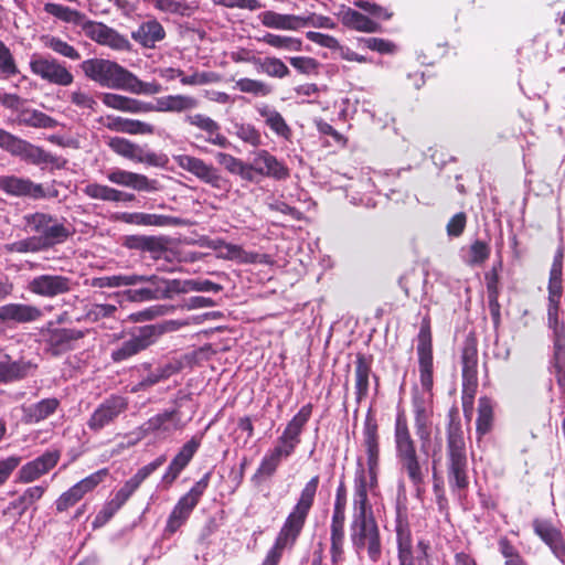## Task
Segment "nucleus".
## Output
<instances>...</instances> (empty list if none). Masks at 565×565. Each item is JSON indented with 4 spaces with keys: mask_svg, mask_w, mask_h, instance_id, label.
<instances>
[{
    "mask_svg": "<svg viewBox=\"0 0 565 565\" xmlns=\"http://www.w3.org/2000/svg\"><path fill=\"white\" fill-rule=\"evenodd\" d=\"M414 426L420 441V451L411 433L405 411L398 409L394 423L395 456L401 472L407 477L416 491V497L420 499L425 492V479L428 475L427 445L430 443L431 424Z\"/></svg>",
    "mask_w": 565,
    "mask_h": 565,
    "instance_id": "1",
    "label": "nucleus"
},
{
    "mask_svg": "<svg viewBox=\"0 0 565 565\" xmlns=\"http://www.w3.org/2000/svg\"><path fill=\"white\" fill-rule=\"evenodd\" d=\"M320 478H310L300 491L299 498L280 526L273 546L268 550L262 565H279L284 552L291 551L297 544L315 504Z\"/></svg>",
    "mask_w": 565,
    "mask_h": 565,
    "instance_id": "2",
    "label": "nucleus"
},
{
    "mask_svg": "<svg viewBox=\"0 0 565 565\" xmlns=\"http://www.w3.org/2000/svg\"><path fill=\"white\" fill-rule=\"evenodd\" d=\"M84 76L109 89H121L137 95H154L161 92V85L157 82H142L132 72L115 61L92 57L79 64Z\"/></svg>",
    "mask_w": 565,
    "mask_h": 565,
    "instance_id": "3",
    "label": "nucleus"
},
{
    "mask_svg": "<svg viewBox=\"0 0 565 565\" xmlns=\"http://www.w3.org/2000/svg\"><path fill=\"white\" fill-rule=\"evenodd\" d=\"M446 470L448 484L459 498L466 497L469 488V462L467 447L457 406L447 413Z\"/></svg>",
    "mask_w": 565,
    "mask_h": 565,
    "instance_id": "4",
    "label": "nucleus"
},
{
    "mask_svg": "<svg viewBox=\"0 0 565 565\" xmlns=\"http://www.w3.org/2000/svg\"><path fill=\"white\" fill-rule=\"evenodd\" d=\"M102 102L108 108L130 114L183 113L199 106L195 97L182 94L161 96L156 99V104H152L115 93H105Z\"/></svg>",
    "mask_w": 565,
    "mask_h": 565,
    "instance_id": "5",
    "label": "nucleus"
},
{
    "mask_svg": "<svg viewBox=\"0 0 565 565\" xmlns=\"http://www.w3.org/2000/svg\"><path fill=\"white\" fill-rule=\"evenodd\" d=\"M395 533L399 565H431L429 542L422 539L418 540L416 546L413 545V535L405 508L396 510Z\"/></svg>",
    "mask_w": 565,
    "mask_h": 565,
    "instance_id": "6",
    "label": "nucleus"
},
{
    "mask_svg": "<svg viewBox=\"0 0 565 565\" xmlns=\"http://www.w3.org/2000/svg\"><path fill=\"white\" fill-rule=\"evenodd\" d=\"M25 226L38 234L36 236L47 249L65 243L75 230L65 218L60 221L56 216L45 212H34L23 216Z\"/></svg>",
    "mask_w": 565,
    "mask_h": 565,
    "instance_id": "7",
    "label": "nucleus"
},
{
    "mask_svg": "<svg viewBox=\"0 0 565 565\" xmlns=\"http://www.w3.org/2000/svg\"><path fill=\"white\" fill-rule=\"evenodd\" d=\"M88 333V329L60 327L52 320L39 329V334L44 343V352L52 358H60L76 350Z\"/></svg>",
    "mask_w": 565,
    "mask_h": 565,
    "instance_id": "8",
    "label": "nucleus"
},
{
    "mask_svg": "<svg viewBox=\"0 0 565 565\" xmlns=\"http://www.w3.org/2000/svg\"><path fill=\"white\" fill-rule=\"evenodd\" d=\"M211 478L212 470H209L190 488L186 493L180 497L167 519L163 530L166 536H172L188 522L193 510L198 507L207 490Z\"/></svg>",
    "mask_w": 565,
    "mask_h": 565,
    "instance_id": "9",
    "label": "nucleus"
},
{
    "mask_svg": "<svg viewBox=\"0 0 565 565\" xmlns=\"http://www.w3.org/2000/svg\"><path fill=\"white\" fill-rule=\"evenodd\" d=\"M312 411L313 405L311 403L301 406L298 413L287 423L275 446L266 452L280 463L288 459L301 443V435L311 418Z\"/></svg>",
    "mask_w": 565,
    "mask_h": 565,
    "instance_id": "10",
    "label": "nucleus"
},
{
    "mask_svg": "<svg viewBox=\"0 0 565 565\" xmlns=\"http://www.w3.org/2000/svg\"><path fill=\"white\" fill-rule=\"evenodd\" d=\"M312 411L313 405L311 403L301 406L298 413L287 423L275 446L266 452L280 463L288 459L301 443V435L311 418Z\"/></svg>",
    "mask_w": 565,
    "mask_h": 565,
    "instance_id": "11",
    "label": "nucleus"
},
{
    "mask_svg": "<svg viewBox=\"0 0 565 565\" xmlns=\"http://www.w3.org/2000/svg\"><path fill=\"white\" fill-rule=\"evenodd\" d=\"M178 326L177 321H169L161 324H147L140 327L137 333L132 334L131 338L124 341L119 347L111 351V361L120 363L137 355L141 351L153 345L167 331L175 330Z\"/></svg>",
    "mask_w": 565,
    "mask_h": 565,
    "instance_id": "12",
    "label": "nucleus"
},
{
    "mask_svg": "<svg viewBox=\"0 0 565 565\" xmlns=\"http://www.w3.org/2000/svg\"><path fill=\"white\" fill-rule=\"evenodd\" d=\"M350 539L356 553L365 550L372 563H377L381 559L382 540L374 515L352 518Z\"/></svg>",
    "mask_w": 565,
    "mask_h": 565,
    "instance_id": "13",
    "label": "nucleus"
},
{
    "mask_svg": "<svg viewBox=\"0 0 565 565\" xmlns=\"http://www.w3.org/2000/svg\"><path fill=\"white\" fill-rule=\"evenodd\" d=\"M172 159L180 169L191 173L212 189L224 192L231 189V181L213 163L191 154H175Z\"/></svg>",
    "mask_w": 565,
    "mask_h": 565,
    "instance_id": "14",
    "label": "nucleus"
},
{
    "mask_svg": "<svg viewBox=\"0 0 565 565\" xmlns=\"http://www.w3.org/2000/svg\"><path fill=\"white\" fill-rule=\"evenodd\" d=\"M419 382L423 390L431 394L434 387V349L430 317L425 316L417 334Z\"/></svg>",
    "mask_w": 565,
    "mask_h": 565,
    "instance_id": "15",
    "label": "nucleus"
},
{
    "mask_svg": "<svg viewBox=\"0 0 565 565\" xmlns=\"http://www.w3.org/2000/svg\"><path fill=\"white\" fill-rule=\"evenodd\" d=\"M33 75L49 84L57 86H70L74 82V75L65 63L51 55L33 54L29 62Z\"/></svg>",
    "mask_w": 565,
    "mask_h": 565,
    "instance_id": "16",
    "label": "nucleus"
},
{
    "mask_svg": "<svg viewBox=\"0 0 565 565\" xmlns=\"http://www.w3.org/2000/svg\"><path fill=\"white\" fill-rule=\"evenodd\" d=\"M128 405L127 397L119 394L109 395L93 411L86 422L87 428L95 434L100 433L115 424L117 418L128 409Z\"/></svg>",
    "mask_w": 565,
    "mask_h": 565,
    "instance_id": "17",
    "label": "nucleus"
},
{
    "mask_svg": "<svg viewBox=\"0 0 565 565\" xmlns=\"http://www.w3.org/2000/svg\"><path fill=\"white\" fill-rule=\"evenodd\" d=\"M107 145L118 156L135 162L163 167L168 161L166 156L157 154L153 151H145L141 146L122 137H113L108 140Z\"/></svg>",
    "mask_w": 565,
    "mask_h": 565,
    "instance_id": "18",
    "label": "nucleus"
},
{
    "mask_svg": "<svg viewBox=\"0 0 565 565\" xmlns=\"http://www.w3.org/2000/svg\"><path fill=\"white\" fill-rule=\"evenodd\" d=\"M0 191L9 196L31 200H41L47 196L55 198L57 195V191L47 194L41 183L14 174L0 175Z\"/></svg>",
    "mask_w": 565,
    "mask_h": 565,
    "instance_id": "19",
    "label": "nucleus"
},
{
    "mask_svg": "<svg viewBox=\"0 0 565 565\" xmlns=\"http://www.w3.org/2000/svg\"><path fill=\"white\" fill-rule=\"evenodd\" d=\"M533 533L548 547L553 556L565 565V534L550 519L535 518Z\"/></svg>",
    "mask_w": 565,
    "mask_h": 565,
    "instance_id": "20",
    "label": "nucleus"
},
{
    "mask_svg": "<svg viewBox=\"0 0 565 565\" xmlns=\"http://www.w3.org/2000/svg\"><path fill=\"white\" fill-rule=\"evenodd\" d=\"M74 282L64 275L42 274L33 277L28 284V290L42 298H55L72 291Z\"/></svg>",
    "mask_w": 565,
    "mask_h": 565,
    "instance_id": "21",
    "label": "nucleus"
},
{
    "mask_svg": "<svg viewBox=\"0 0 565 565\" xmlns=\"http://www.w3.org/2000/svg\"><path fill=\"white\" fill-rule=\"evenodd\" d=\"M478 340L475 333H469L460 350L461 387L478 388Z\"/></svg>",
    "mask_w": 565,
    "mask_h": 565,
    "instance_id": "22",
    "label": "nucleus"
},
{
    "mask_svg": "<svg viewBox=\"0 0 565 565\" xmlns=\"http://www.w3.org/2000/svg\"><path fill=\"white\" fill-rule=\"evenodd\" d=\"M62 452L57 448L45 450L41 456L24 463L18 471V481L31 483L55 468L61 459Z\"/></svg>",
    "mask_w": 565,
    "mask_h": 565,
    "instance_id": "23",
    "label": "nucleus"
},
{
    "mask_svg": "<svg viewBox=\"0 0 565 565\" xmlns=\"http://www.w3.org/2000/svg\"><path fill=\"white\" fill-rule=\"evenodd\" d=\"M166 460V456L161 455L153 461L138 469L137 472L128 479L119 490L116 491L109 502L119 511L130 497L139 489L141 483L157 469H159Z\"/></svg>",
    "mask_w": 565,
    "mask_h": 565,
    "instance_id": "24",
    "label": "nucleus"
},
{
    "mask_svg": "<svg viewBox=\"0 0 565 565\" xmlns=\"http://www.w3.org/2000/svg\"><path fill=\"white\" fill-rule=\"evenodd\" d=\"M36 370L38 364L31 360H13L10 354L3 353L0 355V385L23 381L32 376Z\"/></svg>",
    "mask_w": 565,
    "mask_h": 565,
    "instance_id": "25",
    "label": "nucleus"
},
{
    "mask_svg": "<svg viewBox=\"0 0 565 565\" xmlns=\"http://www.w3.org/2000/svg\"><path fill=\"white\" fill-rule=\"evenodd\" d=\"M203 435L204 434L201 433L192 436L191 439L180 448L162 477L164 483L172 484L178 479L180 473L186 468V466L199 450Z\"/></svg>",
    "mask_w": 565,
    "mask_h": 565,
    "instance_id": "26",
    "label": "nucleus"
},
{
    "mask_svg": "<svg viewBox=\"0 0 565 565\" xmlns=\"http://www.w3.org/2000/svg\"><path fill=\"white\" fill-rule=\"evenodd\" d=\"M43 311L35 305L10 302L0 306V321L3 324H25L39 321Z\"/></svg>",
    "mask_w": 565,
    "mask_h": 565,
    "instance_id": "27",
    "label": "nucleus"
},
{
    "mask_svg": "<svg viewBox=\"0 0 565 565\" xmlns=\"http://www.w3.org/2000/svg\"><path fill=\"white\" fill-rule=\"evenodd\" d=\"M362 446L366 455V466H380L381 448H380V434L379 424L372 409H369L362 430Z\"/></svg>",
    "mask_w": 565,
    "mask_h": 565,
    "instance_id": "28",
    "label": "nucleus"
},
{
    "mask_svg": "<svg viewBox=\"0 0 565 565\" xmlns=\"http://www.w3.org/2000/svg\"><path fill=\"white\" fill-rule=\"evenodd\" d=\"M107 179L117 185L134 189L139 192H154L159 190V182L156 179H149L145 174L113 169L107 173Z\"/></svg>",
    "mask_w": 565,
    "mask_h": 565,
    "instance_id": "29",
    "label": "nucleus"
},
{
    "mask_svg": "<svg viewBox=\"0 0 565 565\" xmlns=\"http://www.w3.org/2000/svg\"><path fill=\"white\" fill-rule=\"evenodd\" d=\"M186 423L181 419L179 408L164 411L150 417L142 426L145 435L154 433L171 434L172 431L183 430Z\"/></svg>",
    "mask_w": 565,
    "mask_h": 565,
    "instance_id": "30",
    "label": "nucleus"
},
{
    "mask_svg": "<svg viewBox=\"0 0 565 565\" xmlns=\"http://www.w3.org/2000/svg\"><path fill=\"white\" fill-rule=\"evenodd\" d=\"M185 122L206 132V142L220 148H228L231 142L226 136L221 132V126L213 118L203 114L186 115Z\"/></svg>",
    "mask_w": 565,
    "mask_h": 565,
    "instance_id": "31",
    "label": "nucleus"
},
{
    "mask_svg": "<svg viewBox=\"0 0 565 565\" xmlns=\"http://www.w3.org/2000/svg\"><path fill=\"white\" fill-rule=\"evenodd\" d=\"M254 162L257 174L281 181L290 177V170L284 161L278 160L269 151L262 149L255 152Z\"/></svg>",
    "mask_w": 565,
    "mask_h": 565,
    "instance_id": "32",
    "label": "nucleus"
},
{
    "mask_svg": "<svg viewBox=\"0 0 565 565\" xmlns=\"http://www.w3.org/2000/svg\"><path fill=\"white\" fill-rule=\"evenodd\" d=\"M47 486H32L26 488L17 499L9 502L2 511L3 516L19 520L35 502L42 499Z\"/></svg>",
    "mask_w": 565,
    "mask_h": 565,
    "instance_id": "33",
    "label": "nucleus"
},
{
    "mask_svg": "<svg viewBox=\"0 0 565 565\" xmlns=\"http://www.w3.org/2000/svg\"><path fill=\"white\" fill-rule=\"evenodd\" d=\"M373 355L358 352L354 361L355 401L360 404L369 395L370 376L372 375Z\"/></svg>",
    "mask_w": 565,
    "mask_h": 565,
    "instance_id": "34",
    "label": "nucleus"
},
{
    "mask_svg": "<svg viewBox=\"0 0 565 565\" xmlns=\"http://www.w3.org/2000/svg\"><path fill=\"white\" fill-rule=\"evenodd\" d=\"M335 15L345 28L351 30L369 33L379 32L381 30V25L377 22L345 4L340 6Z\"/></svg>",
    "mask_w": 565,
    "mask_h": 565,
    "instance_id": "35",
    "label": "nucleus"
},
{
    "mask_svg": "<svg viewBox=\"0 0 565 565\" xmlns=\"http://www.w3.org/2000/svg\"><path fill=\"white\" fill-rule=\"evenodd\" d=\"M256 110L273 134L285 141L290 142L292 140L294 134L291 127L276 108L268 104H262Z\"/></svg>",
    "mask_w": 565,
    "mask_h": 565,
    "instance_id": "36",
    "label": "nucleus"
},
{
    "mask_svg": "<svg viewBox=\"0 0 565 565\" xmlns=\"http://www.w3.org/2000/svg\"><path fill=\"white\" fill-rule=\"evenodd\" d=\"M14 157H18L21 160L34 166L50 163L57 168H61L66 163L65 160H63V162L61 163V158L45 151L42 147L35 146L24 139L22 140Z\"/></svg>",
    "mask_w": 565,
    "mask_h": 565,
    "instance_id": "37",
    "label": "nucleus"
},
{
    "mask_svg": "<svg viewBox=\"0 0 565 565\" xmlns=\"http://www.w3.org/2000/svg\"><path fill=\"white\" fill-rule=\"evenodd\" d=\"M166 36V30L157 19L142 22L131 33V38L145 49H154L157 43L163 41Z\"/></svg>",
    "mask_w": 565,
    "mask_h": 565,
    "instance_id": "38",
    "label": "nucleus"
},
{
    "mask_svg": "<svg viewBox=\"0 0 565 565\" xmlns=\"http://www.w3.org/2000/svg\"><path fill=\"white\" fill-rule=\"evenodd\" d=\"M61 401L56 397L43 398L28 406H22L23 420L26 424H39L56 413Z\"/></svg>",
    "mask_w": 565,
    "mask_h": 565,
    "instance_id": "39",
    "label": "nucleus"
},
{
    "mask_svg": "<svg viewBox=\"0 0 565 565\" xmlns=\"http://www.w3.org/2000/svg\"><path fill=\"white\" fill-rule=\"evenodd\" d=\"M82 191L86 196L93 200L105 202H130L135 200V195L131 193H126L97 182L86 184Z\"/></svg>",
    "mask_w": 565,
    "mask_h": 565,
    "instance_id": "40",
    "label": "nucleus"
},
{
    "mask_svg": "<svg viewBox=\"0 0 565 565\" xmlns=\"http://www.w3.org/2000/svg\"><path fill=\"white\" fill-rule=\"evenodd\" d=\"M353 509V518L373 515L372 507L367 498V479L363 469L356 472L354 479Z\"/></svg>",
    "mask_w": 565,
    "mask_h": 565,
    "instance_id": "41",
    "label": "nucleus"
},
{
    "mask_svg": "<svg viewBox=\"0 0 565 565\" xmlns=\"http://www.w3.org/2000/svg\"><path fill=\"white\" fill-rule=\"evenodd\" d=\"M258 19L262 24L269 29L297 31L301 29V15L284 14L273 10L259 13Z\"/></svg>",
    "mask_w": 565,
    "mask_h": 565,
    "instance_id": "42",
    "label": "nucleus"
},
{
    "mask_svg": "<svg viewBox=\"0 0 565 565\" xmlns=\"http://www.w3.org/2000/svg\"><path fill=\"white\" fill-rule=\"evenodd\" d=\"M107 119L108 122L106 124V127L116 132L129 135H153L156 130L153 125L137 119L124 117H108Z\"/></svg>",
    "mask_w": 565,
    "mask_h": 565,
    "instance_id": "43",
    "label": "nucleus"
},
{
    "mask_svg": "<svg viewBox=\"0 0 565 565\" xmlns=\"http://www.w3.org/2000/svg\"><path fill=\"white\" fill-rule=\"evenodd\" d=\"M478 416L476 419V434L478 440L490 434L494 427V404L488 396L478 399Z\"/></svg>",
    "mask_w": 565,
    "mask_h": 565,
    "instance_id": "44",
    "label": "nucleus"
},
{
    "mask_svg": "<svg viewBox=\"0 0 565 565\" xmlns=\"http://www.w3.org/2000/svg\"><path fill=\"white\" fill-rule=\"evenodd\" d=\"M119 220L126 224L141 226H170L179 224L177 217L142 212H125L120 215Z\"/></svg>",
    "mask_w": 565,
    "mask_h": 565,
    "instance_id": "45",
    "label": "nucleus"
},
{
    "mask_svg": "<svg viewBox=\"0 0 565 565\" xmlns=\"http://www.w3.org/2000/svg\"><path fill=\"white\" fill-rule=\"evenodd\" d=\"M17 122L26 127L45 129L54 128L57 125V121L45 113L24 106L17 115Z\"/></svg>",
    "mask_w": 565,
    "mask_h": 565,
    "instance_id": "46",
    "label": "nucleus"
},
{
    "mask_svg": "<svg viewBox=\"0 0 565 565\" xmlns=\"http://www.w3.org/2000/svg\"><path fill=\"white\" fill-rule=\"evenodd\" d=\"M154 10L160 13L184 18L194 13L195 7L186 0H148Z\"/></svg>",
    "mask_w": 565,
    "mask_h": 565,
    "instance_id": "47",
    "label": "nucleus"
},
{
    "mask_svg": "<svg viewBox=\"0 0 565 565\" xmlns=\"http://www.w3.org/2000/svg\"><path fill=\"white\" fill-rule=\"evenodd\" d=\"M43 9L47 14L53 15L65 23H72L79 28L86 19V14L83 12L60 3L47 2L44 4Z\"/></svg>",
    "mask_w": 565,
    "mask_h": 565,
    "instance_id": "48",
    "label": "nucleus"
},
{
    "mask_svg": "<svg viewBox=\"0 0 565 565\" xmlns=\"http://www.w3.org/2000/svg\"><path fill=\"white\" fill-rule=\"evenodd\" d=\"M258 42H263L276 50L286 52H300L302 51V40L289 35H280L275 33H266L262 38L257 39Z\"/></svg>",
    "mask_w": 565,
    "mask_h": 565,
    "instance_id": "49",
    "label": "nucleus"
},
{
    "mask_svg": "<svg viewBox=\"0 0 565 565\" xmlns=\"http://www.w3.org/2000/svg\"><path fill=\"white\" fill-rule=\"evenodd\" d=\"M140 284H145V288L152 289L159 288L164 290V296L161 297L163 299H172L175 295L180 294V279H166L158 275L143 276Z\"/></svg>",
    "mask_w": 565,
    "mask_h": 565,
    "instance_id": "50",
    "label": "nucleus"
},
{
    "mask_svg": "<svg viewBox=\"0 0 565 565\" xmlns=\"http://www.w3.org/2000/svg\"><path fill=\"white\" fill-rule=\"evenodd\" d=\"M42 42L46 49L53 51L57 55L66 57L71 61L81 60V53L78 52V50L75 46L67 43L66 41H64L63 39H61L60 36L51 34L43 35Z\"/></svg>",
    "mask_w": 565,
    "mask_h": 565,
    "instance_id": "51",
    "label": "nucleus"
},
{
    "mask_svg": "<svg viewBox=\"0 0 565 565\" xmlns=\"http://www.w3.org/2000/svg\"><path fill=\"white\" fill-rule=\"evenodd\" d=\"M256 71L274 78H285L289 76L290 70L282 60L276 56L259 57Z\"/></svg>",
    "mask_w": 565,
    "mask_h": 565,
    "instance_id": "52",
    "label": "nucleus"
},
{
    "mask_svg": "<svg viewBox=\"0 0 565 565\" xmlns=\"http://www.w3.org/2000/svg\"><path fill=\"white\" fill-rule=\"evenodd\" d=\"M235 87L239 92L250 94L255 97H266L274 92V88L270 84L249 77H243L236 81Z\"/></svg>",
    "mask_w": 565,
    "mask_h": 565,
    "instance_id": "53",
    "label": "nucleus"
},
{
    "mask_svg": "<svg viewBox=\"0 0 565 565\" xmlns=\"http://www.w3.org/2000/svg\"><path fill=\"white\" fill-rule=\"evenodd\" d=\"M498 550L504 558V565H530L518 547L507 536L499 537Z\"/></svg>",
    "mask_w": 565,
    "mask_h": 565,
    "instance_id": "54",
    "label": "nucleus"
},
{
    "mask_svg": "<svg viewBox=\"0 0 565 565\" xmlns=\"http://www.w3.org/2000/svg\"><path fill=\"white\" fill-rule=\"evenodd\" d=\"M4 250L7 253L25 254L39 253L42 250H47V248L38 236H30L17 242L6 244Z\"/></svg>",
    "mask_w": 565,
    "mask_h": 565,
    "instance_id": "55",
    "label": "nucleus"
},
{
    "mask_svg": "<svg viewBox=\"0 0 565 565\" xmlns=\"http://www.w3.org/2000/svg\"><path fill=\"white\" fill-rule=\"evenodd\" d=\"M109 476L108 468H102L84 479L76 482L73 487L84 498L87 493L93 492Z\"/></svg>",
    "mask_w": 565,
    "mask_h": 565,
    "instance_id": "56",
    "label": "nucleus"
},
{
    "mask_svg": "<svg viewBox=\"0 0 565 565\" xmlns=\"http://www.w3.org/2000/svg\"><path fill=\"white\" fill-rule=\"evenodd\" d=\"M280 465V462L266 452L250 478L252 482L259 484L263 480L270 479L277 472Z\"/></svg>",
    "mask_w": 565,
    "mask_h": 565,
    "instance_id": "57",
    "label": "nucleus"
},
{
    "mask_svg": "<svg viewBox=\"0 0 565 565\" xmlns=\"http://www.w3.org/2000/svg\"><path fill=\"white\" fill-rule=\"evenodd\" d=\"M180 294H186L189 291H201V292H220L223 290V286L209 280V279H180Z\"/></svg>",
    "mask_w": 565,
    "mask_h": 565,
    "instance_id": "58",
    "label": "nucleus"
},
{
    "mask_svg": "<svg viewBox=\"0 0 565 565\" xmlns=\"http://www.w3.org/2000/svg\"><path fill=\"white\" fill-rule=\"evenodd\" d=\"M0 73L10 78L20 74V70L11 50L0 40Z\"/></svg>",
    "mask_w": 565,
    "mask_h": 565,
    "instance_id": "59",
    "label": "nucleus"
},
{
    "mask_svg": "<svg viewBox=\"0 0 565 565\" xmlns=\"http://www.w3.org/2000/svg\"><path fill=\"white\" fill-rule=\"evenodd\" d=\"M164 290L159 288L148 289L145 286L136 289H128L124 292L126 298L134 302H145V301H153L161 300V297L164 296Z\"/></svg>",
    "mask_w": 565,
    "mask_h": 565,
    "instance_id": "60",
    "label": "nucleus"
},
{
    "mask_svg": "<svg viewBox=\"0 0 565 565\" xmlns=\"http://www.w3.org/2000/svg\"><path fill=\"white\" fill-rule=\"evenodd\" d=\"M81 29L88 39L102 45L109 26L86 18Z\"/></svg>",
    "mask_w": 565,
    "mask_h": 565,
    "instance_id": "61",
    "label": "nucleus"
},
{
    "mask_svg": "<svg viewBox=\"0 0 565 565\" xmlns=\"http://www.w3.org/2000/svg\"><path fill=\"white\" fill-rule=\"evenodd\" d=\"M235 135L244 142L257 147L262 143L260 132L252 124L235 125Z\"/></svg>",
    "mask_w": 565,
    "mask_h": 565,
    "instance_id": "62",
    "label": "nucleus"
},
{
    "mask_svg": "<svg viewBox=\"0 0 565 565\" xmlns=\"http://www.w3.org/2000/svg\"><path fill=\"white\" fill-rule=\"evenodd\" d=\"M117 312V307L111 303H95L85 313V319L89 322H97L105 318H111Z\"/></svg>",
    "mask_w": 565,
    "mask_h": 565,
    "instance_id": "63",
    "label": "nucleus"
},
{
    "mask_svg": "<svg viewBox=\"0 0 565 565\" xmlns=\"http://www.w3.org/2000/svg\"><path fill=\"white\" fill-rule=\"evenodd\" d=\"M490 256V246L482 241H475L469 248V265H481Z\"/></svg>",
    "mask_w": 565,
    "mask_h": 565,
    "instance_id": "64",
    "label": "nucleus"
}]
</instances>
